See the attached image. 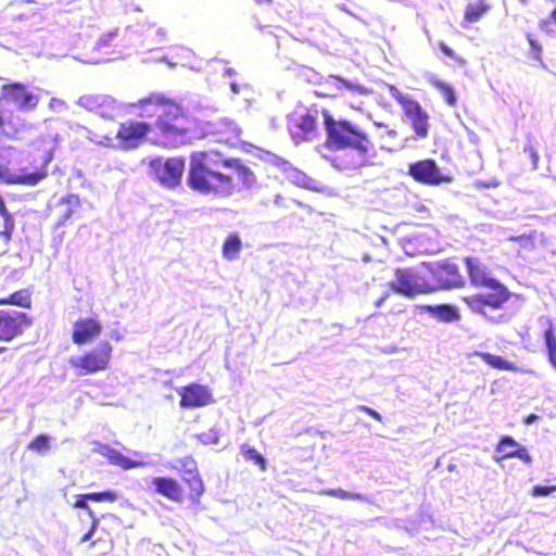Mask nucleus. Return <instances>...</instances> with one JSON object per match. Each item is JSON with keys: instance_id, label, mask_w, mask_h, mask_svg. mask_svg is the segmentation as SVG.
<instances>
[{"instance_id": "obj_7", "label": "nucleus", "mask_w": 556, "mask_h": 556, "mask_svg": "<svg viewBox=\"0 0 556 556\" xmlns=\"http://www.w3.org/2000/svg\"><path fill=\"white\" fill-rule=\"evenodd\" d=\"M424 265L430 274V278L427 279L430 293L438 290L463 288L466 283L458 264L452 258L425 263Z\"/></svg>"}, {"instance_id": "obj_5", "label": "nucleus", "mask_w": 556, "mask_h": 556, "mask_svg": "<svg viewBox=\"0 0 556 556\" xmlns=\"http://www.w3.org/2000/svg\"><path fill=\"white\" fill-rule=\"evenodd\" d=\"M470 283L476 288H485L488 292H479L464 298V302L475 312H482L485 306L500 309L510 298L508 288L492 277L485 267L472 256L465 257Z\"/></svg>"}, {"instance_id": "obj_23", "label": "nucleus", "mask_w": 556, "mask_h": 556, "mask_svg": "<svg viewBox=\"0 0 556 556\" xmlns=\"http://www.w3.org/2000/svg\"><path fill=\"white\" fill-rule=\"evenodd\" d=\"M13 305L22 308H30L33 305L31 291L28 288L20 289L7 296L0 298V306Z\"/></svg>"}, {"instance_id": "obj_37", "label": "nucleus", "mask_w": 556, "mask_h": 556, "mask_svg": "<svg viewBox=\"0 0 556 556\" xmlns=\"http://www.w3.org/2000/svg\"><path fill=\"white\" fill-rule=\"evenodd\" d=\"M556 491V484L554 485H533L530 490V494L534 497L548 496Z\"/></svg>"}, {"instance_id": "obj_30", "label": "nucleus", "mask_w": 556, "mask_h": 556, "mask_svg": "<svg viewBox=\"0 0 556 556\" xmlns=\"http://www.w3.org/2000/svg\"><path fill=\"white\" fill-rule=\"evenodd\" d=\"M544 341L549 363L556 368V336L553 324L549 321L544 331Z\"/></svg>"}, {"instance_id": "obj_41", "label": "nucleus", "mask_w": 556, "mask_h": 556, "mask_svg": "<svg viewBox=\"0 0 556 556\" xmlns=\"http://www.w3.org/2000/svg\"><path fill=\"white\" fill-rule=\"evenodd\" d=\"M98 525H99V520L98 518H93L91 519V525H90V528L89 530L80 538V542H87V541H90L91 538L94 535L96 531H97V528H98Z\"/></svg>"}, {"instance_id": "obj_31", "label": "nucleus", "mask_w": 556, "mask_h": 556, "mask_svg": "<svg viewBox=\"0 0 556 556\" xmlns=\"http://www.w3.org/2000/svg\"><path fill=\"white\" fill-rule=\"evenodd\" d=\"M240 452L245 460L253 462L263 471L266 470L267 462L265 457L253 446H250L249 444L244 443L240 446Z\"/></svg>"}, {"instance_id": "obj_8", "label": "nucleus", "mask_w": 556, "mask_h": 556, "mask_svg": "<svg viewBox=\"0 0 556 556\" xmlns=\"http://www.w3.org/2000/svg\"><path fill=\"white\" fill-rule=\"evenodd\" d=\"M389 92L391 97L401 105L405 117L409 121L415 137L418 139H424L429 135L430 123H429V114L421 106V104L410 98L407 94H404L397 87L390 85Z\"/></svg>"}, {"instance_id": "obj_24", "label": "nucleus", "mask_w": 556, "mask_h": 556, "mask_svg": "<svg viewBox=\"0 0 556 556\" xmlns=\"http://www.w3.org/2000/svg\"><path fill=\"white\" fill-rule=\"evenodd\" d=\"M217 134V141L228 146H235L239 141L240 129L232 122L220 121Z\"/></svg>"}, {"instance_id": "obj_12", "label": "nucleus", "mask_w": 556, "mask_h": 556, "mask_svg": "<svg viewBox=\"0 0 556 556\" xmlns=\"http://www.w3.org/2000/svg\"><path fill=\"white\" fill-rule=\"evenodd\" d=\"M390 288L401 295L414 298L418 294L430 293L427 279H421L412 268H397Z\"/></svg>"}, {"instance_id": "obj_10", "label": "nucleus", "mask_w": 556, "mask_h": 556, "mask_svg": "<svg viewBox=\"0 0 556 556\" xmlns=\"http://www.w3.org/2000/svg\"><path fill=\"white\" fill-rule=\"evenodd\" d=\"M149 169L163 186L173 188L181 181L185 160L182 157H168L166 160L161 156L153 157L149 162Z\"/></svg>"}, {"instance_id": "obj_2", "label": "nucleus", "mask_w": 556, "mask_h": 556, "mask_svg": "<svg viewBox=\"0 0 556 556\" xmlns=\"http://www.w3.org/2000/svg\"><path fill=\"white\" fill-rule=\"evenodd\" d=\"M254 181V173L240 157H228L216 149L190 154L187 182L201 194L229 197L237 185L250 187Z\"/></svg>"}, {"instance_id": "obj_20", "label": "nucleus", "mask_w": 556, "mask_h": 556, "mask_svg": "<svg viewBox=\"0 0 556 556\" xmlns=\"http://www.w3.org/2000/svg\"><path fill=\"white\" fill-rule=\"evenodd\" d=\"M492 9L490 0H467L464 9V22L473 24L479 22Z\"/></svg>"}, {"instance_id": "obj_50", "label": "nucleus", "mask_w": 556, "mask_h": 556, "mask_svg": "<svg viewBox=\"0 0 556 556\" xmlns=\"http://www.w3.org/2000/svg\"><path fill=\"white\" fill-rule=\"evenodd\" d=\"M226 73H227L228 75H232V74L235 73V71H233V70H231V68H227V70H226Z\"/></svg>"}, {"instance_id": "obj_42", "label": "nucleus", "mask_w": 556, "mask_h": 556, "mask_svg": "<svg viewBox=\"0 0 556 556\" xmlns=\"http://www.w3.org/2000/svg\"><path fill=\"white\" fill-rule=\"evenodd\" d=\"M358 410L364 412L365 414H367L368 416L372 417L377 421H381L382 420L381 415L377 410H375L374 408H371L369 406L359 405L358 406Z\"/></svg>"}, {"instance_id": "obj_36", "label": "nucleus", "mask_w": 556, "mask_h": 556, "mask_svg": "<svg viewBox=\"0 0 556 556\" xmlns=\"http://www.w3.org/2000/svg\"><path fill=\"white\" fill-rule=\"evenodd\" d=\"M526 37H527V40L530 45V53H531V56L536 60V61H542V52H543V47L542 45L539 42V40L534 37L533 34L531 33H527L526 34Z\"/></svg>"}, {"instance_id": "obj_4", "label": "nucleus", "mask_w": 556, "mask_h": 556, "mask_svg": "<svg viewBox=\"0 0 556 556\" xmlns=\"http://www.w3.org/2000/svg\"><path fill=\"white\" fill-rule=\"evenodd\" d=\"M320 114L328 149L334 151L352 149L363 157L374 154L375 144L372 140L358 125L345 118H336L327 108H323Z\"/></svg>"}, {"instance_id": "obj_34", "label": "nucleus", "mask_w": 556, "mask_h": 556, "mask_svg": "<svg viewBox=\"0 0 556 556\" xmlns=\"http://www.w3.org/2000/svg\"><path fill=\"white\" fill-rule=\"evenodd\" d=\"M321 494L337 497L340 500H363L364 496L358 493H351L349 491L342 490V489H325L321 491Z\"/></svg>"}, {"instance_id": "obj_17", "label": "nucleus", "mask_w": 556, "mask_h": 556, "mask_svg": "<svg viewBox=\"0 0 556 556\" xmlns=\"http://www.w3.org/2000/svg\"><path fill=\"white\" fill-rule=\"evenodd\" d=\"M517 457L526 464L532 463V457L527 447L521 446L513 437L503 435L495 446V462Z\"/></svg>"}, {"instance_id": "obj_13", "label": "nucleus", "mask_w": 556, "mask_h": 556, "mask_svg": "<svg viewBox=\"0 0 556 556\" xmlns=\"http://www.w3.org/2000/svg\"><path fill=\"white\" fill-rule=\"evenodd\" d=\"M408 175L415 181L427 186H439L453 180V177L448 174H444L432 159H425L412 163L408 167Z\"/></svg>"}, {"instance_id": "obj_39", "label": "nucleus", "mask_w": 556, "mask_h": 556, "mask_svg": "<svg viewBox=\"0 0 556 556\" xmlns=\"http://www.w3.org/2000/svg\"><path fill=\"white\" fill-rule=\"evenodd\" d=\"M439 48L446 56L454 59L460 65L466 63V60L463 56L457 55L446 43L439 42Z\"/></svg>"}, {"instance_id": "obj_54", "label": "nucleus", "mask_w": 556, "mask_h": 556, "mask_svg": "<svg viewBox=\"0 0 556 556\" xmlns=\"http://www.w3.org/2000/svg\"><path fill=\"white\" fill-rule=\"evenodd\" d=\"M520 1H521L522 3H526V2H527V0H520Z\"/></svg>"}, {"instance_id": "obj_44", "label": "nucleus", "mask_w": 556, "mask_h": 556, "mask_svg": "<svg viewBox=\"0 0 556 556\" xmlns=\"http://www.w3.org/2000/svg\"><path fill=\"white\" fill-rule=\"evenodd\" d=\"M116 33H109L105 36L101 37L99 40L100 46H106L109 43V40L112 39Z\"/></svg>"}, {"instance_id": "obj_6", "label": "nucleus", "mask_w": 556, "mask_h": 556, "mask_svg": "<svg viewBox=\"0 0 556 556\" xmlns=\"http://www.w3.org/2000/svg\"><path fill=\"white\" fill-rule=\"evenodd\" d=\"M113 346L109 341H101L96 348L84 351L68 359L71 368L79 376L105 371L110 368Z\"/></svg>"}, {"instance_id": "obj_32", "label": "nucleus", "mask_w": 556, "mask_h": 556, "mask_svg": "<svg viewBox=\"0 0 556 556\" xmlns=\"http://www.w3.org/2000/svg\"><path fill=\"white\" fill-rule=\"evenodd\" d=\"M430 83L437 90L441 92V94L444 97L448 105L454 106L456 104L457 99L455 96V91L450 84H446L438 78H432Z\"/></svg>"}, {"instance_id": "obj_11", "label": "nucleus", "mask_w": 556, "mask_h": 556, "mask_svg": "<svg viewBox=\"0 0 556 556\" xmlns=\"http://www.w3.org/2000/svg\"><path fill=\"white\" fill-rule=\"evenodd\" d=\"M33 325L27 313L16 309H0V342H11L21 337Z\"/></svg>"}, {"instance_id": "obj_43", "label": "nucleus", "mask_w": 556, "mask_h": 556, "mask_svg": "<svg viewBox=\"0 0 556 556\" xmlns=\"http://www.w3.org/2000/svg\"><path fill=\"white\" fill-rule=\"evenodd\" d=\"M65 106H66V103L63 100L58 99V98H51V100L49 102V108L52 111H61Z\"/></svg>"}, {"instance_id": "obj_47", "label": "nucleus", "mask_w": 556, "mask_h": 556, "mask_svg": "<svg viewBox=\"0 0 556 556\" xmlns=\"http://www.w3.org/2000/svg\"><path fill=\"white\" fill-rule=\"evenodd\" d=\"M230 88H231V90H232L235 93H239V92H240V88H239V86H238V84H237V83H233V81H232V83L230 84Z\"/></svg>"}, {"instance_id": "obj_9", "label": "nucleus", "mask_w": 556, "mask_h": 556, "mask_svg": "<svg viewBox=\"0 0 556 556\" xmlns=\"http://www.w3.org/2000/svg\"><path fill=\"white\" fill-rule=\"evenodd\" d=\"M54 151L49 149L46 151L43 161L39 167L33 172H28L26 167H21L16 173L0 165V180L5 185L18 186H36L48 177V164L53 160Z\"/></svg>"}, {"instance_id": "obj_52", "label": "nucleus", "mask_w": 556, "mask_h": 556, "mask_svg": "<svg viewBox=\"0 0 556 556\" xmlns=\"http://www.w3.org/2000/svg\"><path fill=\"white\" fill-rule=\"evenodd\" d=\"M98 541H101V539H98L97 541H92V542H91V545H92V546H93V545H96V543H97Z\"/></svg>"}, {"instance_id": "obj_21", "label": "nucleus", "mask_w": 556, "mask_h": 556, "mask_svg": "<svg viewBox=\"0 0 556 556\" xmlns=\"http://www.w3.org/2000/svg\"><path fill=\"white\" fill-rule=\"evenodd\" d=\"M0 216L3 219V228L0 229V238L9 244L12 240L13 232L15 230V219L13 214L8 210L3 197L0 194Z\"/></svg>"}, {"instance_id": "obj_29", "label": "nucleus", "mask_w": 556, "mask_h": 556, "mask_svg": "<svg viewBox=\"0 0 556 556\" xmlns=\"http://www.w3.org/2000/svg\"><path fill=\"white\" fill-rule=\"evenodd\" d=\"M431 311L435 317L444 323H452L460 317L458 309L451 304L435 305Z\"/></svg>"}, {"instance_id": "obj_1", "label": "nucleus", "mask_w": 556, "mask_h": 556, "mask_svg": "<svg viewBox=\"0 0 556 556\" xmlns=\"http://www.w3.org/2000/svg\"><path fill=\"white\" fill-rule=\"evenodd\" d=\"M143 121L127 119L116 130L118 147L123 150L138 148L153 132V142L164 148H176L189 141L190 127L184 109L172 98L153 92L130 105Z\"/></svg>"}, {"instance_id": "obj_33", "label": "nucleus", "mask_w": 556, "mask_h": 556, "mask_svg": "<svg viewBox=\"0 0 556 556\" xmlns=\"http://www.w3.org/2000/svg\"><path fill=\"white\" fill-rule=\"evenodd\" d=\"M27 447L36 453H43L50 447V439L47 434H39L28 443Z\"/></svg>"}, {"instance_id": "obj_26", "label": "nucleus", "mask_w": 556, "mask_h": 556, "mask_svg": "<svg viewBox=\"0 0 556 556\" xmlns=\"http://www.w3.org/2000/svg\"><path fill=\"white\" fill-rule=\"evenodd\" d=\"M242 250V242L238 232H230L223 243V256L228 261L239 257Z\"/></svg>"}, {"instance_id": "obj_25", "label": "nucleus", "mask_w": 556, "mask_h": 556, "mask_svg": "<svg viewBox=\"0 0 556 556\" xmlns=\"http://www.w3.org/2000/svg\"><path fill=\"white\" fill-rule=\"evenodd\" d=\"M81 102L90 109L97 110L101 116L110 117V112L106 110L114 106V100L110 97L96 96L81 98Z\"/></svg>"}, {"instance_id": "obj_18", "label": "nucleus", "mask_w": 556, "mask_h": 556, "mask_svg": "<svg viewBox=\"0 0 556 556\" xmlns=\"http://www.w3.org/2000/svg\"><path fill=\"white\" fill-rule=\"evenodd\" d=\"M2 94L5 99L13 101L21 109L30 110L38 104L37 96L29 92L21 83H11L2 87Z\"/></svg>"}, {"instance_id": "obj_49", "label": "nucleus", "mask_w": 556, "mask_h": 556, "mask_svg": "<svg viewBox=\"0 0 556 556\" xmlns=\"http://www.w3.org/2000/svg\"><path fill=\"white\" fill-rule=\"evenodd\" d=\"M257 3L271 4L273 0H254Z\"/></svg>"}, {"instance_id": "obj_46", "label": "nucleus", "mask_w": 556, "mask_h": 556, "mask_svg": "<svg viewBox=\"0 0 556 556\" xmlns=\"http://www.w3.org/2000/svg\"><path fill=\"white\" fill-rule=\"evenodd\" d=\"M539 416L534 413H531L529 415H527L525 418H523V422L527 424V425H530L536 420H539Z\"/></svg>"}, {"instance_id": "obj_53", "label": "nucleus", "mask_w": 556, "mask_h": 556, "mask_svg": "<svg viewBox=\"0 0 556 556\" xmlns=\"http://www.w3.org/2000/svg\"><path fill=\"white\" fill-rule=\"evenodd\" d=\"M3 351H5V348H4V346H1V348H0V353H2Z\"/></svg>"}, {"instance_id": "obj_48", "label": "nucleus", "mask_w": 556, "mask_h": 556, "mask_svg": "<svg viewBox=\"0 0 556 556\" xmlns=\"http://www.w3.org/2000/svg\"><path fill=\"white\" fill-rule=\"evenodd\" d=\"M104 543H105L108 548H112V546H113L112 538H109L108 540H104Z\"/></svg>"}, {"instance_id": "obj_28", "label": "nucleus", "mask_w": 556, "mask_h": 556, "mask_svg": "<svg viewBox=\"0 0 556 556\" xmlns=\"http://www.w3.org/2000/svg\"><path fill=\"white\" fill-rule=\"evenodd\" d=\"M59 204L64 205L65 210L63 211V214L58 222V226L64 224L67 219L72 217L75 210L80 205V199L78 194L70 193L62 197L59 200Z\"/></svg>"}, {"instance_id": "obj_22", "label": "nucleus", "mask_w": 556, "mask_h": 556, "mask_svg": "<svg viewBox=\"0 0 556 556\" xmlns=\"http://www.w3.org/2000/svg\"><path fill=\"white\" fill-rule=\"evenodd\" d=\"M475 355L482 359L490 367L497 370L517 371L518 367L513 362L504 358L501 355H495L489 352L476 351Z\"/></svg>"}, {"instance_id": "obj_38", "label": "nucleus", "mask_w": 556, "mask_h": 556, "mask_svg": "<svg viewBox=\"0 0 556 556\" xmlns=\"http://www.w3.org/2000/svg\"><path fill=\"white\" fill-rule=\"evenodd\" d=\"M87 501H89V498L85 497V494H79V495L76 496L73 506L75 508L85 509L88 513V515L91 517V519L97 518L94 511L88 505Z\"/></svg>"}, {"instance_id": "obj_51", "label": "nucleus", "mask_w": 556, "mask_h": 556, "mask_svg": "<svg viewBox=\"0 0 556 556\" xmlns=\"http://www.w3.org/2000/svg\"><path fill=\"white\" fill-rule=\"evenodd\" d=\"M389 134L392 135V136H396V131L395 130H390Z\"/></svg>"}, {"instance_id": "obj_27", "label": "nucleus", "mask_w": 556, "mask_h": 556, "mask_svg": "<svg viewBox=\"0 0 556 556\" xmlns=\"http://www.w3.org/2000/svg\"><path fill=\"white\" fill-rule=\"evenodd\" d=\"M293 125L302 135L315 132L317 129V114L307 111L299 115V117L294 119Z\"/></svg>"}, {"instance_id": "obj_14", "label": "nucleus", "mask_w": 556, "mask_h": 556, "mask_svg": "<svg viewBox=\"0 0 556 556\" xmlns=\"http://www.w3.org/2000/svg\"><path fill=\"white\" fill-rule=\"evenodd\" d=\"M179 405L182 408L203 407L214 402L208 387L200 383H189L178 389Z\"/></svg>"}, {"instance_id": "obj_19", "label": "nucleus", "mask_w": 556, "mask_h": 556, "mask_svg": "<svg viewBox=\"0 0 556 556\" xmlns=\"http://www.w3.org/2000/svg\"><path fill=\"white\" fill-rule=\"evenodd\" d=\"M100 454L105 457L110 464L121 467L124 470L143 467L146 465L142 459H131L123 455L119 451L111 447L110 445H101Z\"/></svg>"}, {"instance_id": "obj_40", "label": "nucleus", "mask_w": 556, "mask_h": 556, "mask_svg": "<svg viewBox=\"0 0 556 556\" xmlns=\"http://www.w3.org/2000/svg\"><path fill=\"white\" fill-rule=\"evenodd\" d=\"M168 31L163 27H157L153 29L152 40L156 43H162L167 39Z\"/></svg>"}, {"instance_id": "obj_15", "label": "nucleus", "mask_w": 556, "mask_h": 556, "mask_svg": "<svg viewBox=\"0 0 556 556\" xmlns=\"http://www.w3.org/2000/svg\"><path fill=\"white\" fill-rule=\"evenodd\" d=\"M319 94L323 97L334 98L342 94L345 90L358 94H368L370 91L364 85L357 81L346 80L338 75H330L324 81L319 83Z\"/></svg>"}, {"instance_id": "obj_45", "label": "nucleus", "mask_w": 556, "mask_h": 556, "mask_svg": "<svg viewBox=\"0 0 556 556\" xmlns=\"http://www.w3.org/2000/svg\"><path fill=\"white\" fill-rule=\"evenodd\" d=\"M390 296V292L387 291L384 292L381 296H379L376 301H375V306L377 307H380L384 302Z\"/></svg>"}, {"instance_id": "obj_16", "label": "nucleus", "mask_w": 556, "mask_h": 556, "mask_svg": "<svg viewBox=\"0 0 556 556\" xmlns=\"http://www.w3.org/2000/svg\"><path fill=\"white\" fill-rule=\"evenodd\" d=\"M102 332L101 321L93 317L77 319L73 325L71 339L73 343L83 345L98 338Z\"/></svg>"}, {"instance_id": "obj_35", "label": "nucleus", "mask_w": 556, "mask_h": 556, "mask_svg": "<svg viewBox=\"0 0 556 556\" xmlns=\"http://www.w3.org/2000/svg\"><path fill=\"white\" fill-rule=\"evenodd\" d=\"M85 497H88L89 501L93 502H115L117 500V494L115 491L106 490L101 492H90L85 493Z\"/></svg>"}, {"instance_id": "obj_3", "label": "nucleus", "mask_w": 556, "mask_h": 556, "mask_svg": "<svg viewBox=\"0 0 556 556\" xmlns=\"http://www.w3.org/2000/svg\"><path fill=\"white\" fill-rule=\"evenodd\" d=\"M175 468L180 476V481L173 477H154L152 484L155 493L175 503L189 501L191 504H199L205 485L197 462L192 456H185L177 459Z\"/></svg>"}]
</instances>
